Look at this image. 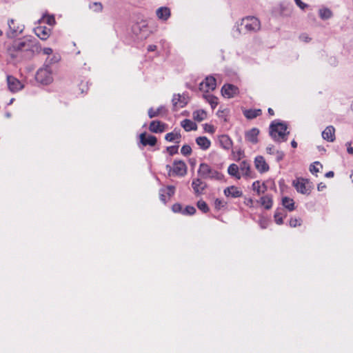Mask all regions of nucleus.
<instances>
[{"label": "nucleus", "mask_w": 353, "mask_h": 353, "mask_svg": "<svg viewBox=\"0 0 353 353\" xmlns=\"http://www.w3.org/2000/svg\"><path fill=\"white\" fill-rule=\"evenodd\" d=\"M172 105L174 110L183 108L188 101V98L185 95L174 94L172 98Z\"/></svg>", "instance_id": "nucleus-13"}, {"label": "nucleus", "mask_w": 353, "mask_h": 353, "mask_svg": "<svg viewBox=\"0 0 353 353\" xmlns=\"http://www.w3.org/2000/svg\"><path fill=\"white\" fill-rule=\"evenodd\" d=\"M165 112V109L163 106L158 108L157 110L152 108L148 110V116L150 119L159 116L163 112Z\"/></svg>", "instance_id": "nucleus-30"}, {"label": "nucleus", "mask_w": 353, "mask_h": 353, "mask_svg": "<svg viewBox=\"0 0 353 353\" xmlns=\"http://www.w3.org/2000/svg\"><path fill=\"white\" fill-rule=\"evenodd\" d=\"M274 154L276 155V161H281L284 157V153L282 151H276Z\"/></svg>", "instance_id": "nucleus-44"}, {"label": "nucleus", "mask_w": 353, "mask_h": 353, "mask_svg": "<svg viewBox=\"0 0 353 353\" xmlns=\"http://www.w3.org/2000/svg\"><path fill=\"white\" fill-rule=\"evenodd\" d=\"M196 143L202 150H207L211 145L210 141L206 137H199L196 139Z\"/></svg>", "instance_id": "nucleus-23"}, {"label": "nucleus", "mask_w": 353, "mask_h": 353, "mask_svg": "<svg viewBox=\"0 0 353 353\" xmlns=\"http://www.w3.org/2000/svg\"><path fill=\"white\" fill-rule=\"evenodd\" d=\"M203 98L210 104L212 108L214 109L218 105V98L210 94H203Z\"/></svg>", "instance_id": "nucleus-28"}, {"label": "nucleus", "mask_w": 353, "mask_h": 353, "mask_svg": "<svg viewBox=\"0 0 353 353\" xmlns=\"http://www.w3.org/2000/svg\"><path fill=\"white\" fill-rule=\"evenodd\" d=\"M192 116L195 121L201 122L206 118L207 114L203 110H199L194 111Z\"/></svg>", "instance_id": "nucleus-32"}, {"label": "nucleus", "mask_w": 353, "mask_h": 353, "mask_svg": "<svg viewBox=\"0 0 353 353\" xmlns=\"http://www.w3.org/2000/svg\"><path fill=\"white\" fill-rule=\"evenodd\" d=\"M157 17L163 21H166L170 17V10L168 7H161L156 11Z\"/></svg>", "instance_id": "nucleus-20"}, {"label": "nucleus", "mask_w": 353, "mask_h": 353, "mask_svg": "<svg viewBox=\"0 0 353 353\" xmlns=\"http://www.w3.org/2000/svg\"><path fill=\"white\" fill-rule=\"evenodd\" d=\"M8 28L9 30L6 32L8 37H14L23 32L24 26L16 20L10 19L8 21Z\"/></svg>", "instance_id": "nucleus-7"}, {"label": "nucleus", "mask_w": 353, "mask_h": 353, "mask_svg": "<svg viewBox=\"0 0 353 353\" xmlns=\"http://www.w3.org/2000/svg\"><path fill=\"white\" fill-rule=\"evenodd\" d=\"M178 149H179L178 145H172V146L167 147L166 150L170 154V155H174V154L178 153Z\"/></svg>", "instance_id": "nucleus-41"}, {"label": "nucleus", "mask_w": 353, "mask_h": 353, "mask_svg": "<svg viewBox=\"0 0 353 353\" xmlns=\"http://www.w3.org/2000/svg\"><path fill=\"white\" fill-rule=\"evenodd\" d=\"M323 139L333 142L335 140V128L332 125H329L322 132Z\"/></svg>", "instance_id": "nucleus-16"}, {"label": "nucleus", "mask_w": 353, "mask_h": 353, "mask_svg": "<svg viewBox=\"0 0 353 353\" xmlns=\"http://www.w3.org/2000/svg\"><path fill=\"white\" fill-rule=\"evenodd\" d=\"M7 52L12 59L23 57V54L24 53L28 56H32L33 52L32 43L29 40L24 41L19 39L14 41L7 48Z\"/></svg>", "instance_id": "nucleus-1"}, {"label": "nucleus", "mask_w": 353, "mask_h": 353, "mask_svg": "<svg viewBox=\"0 0 353 353\" xmlns=\"http://www.w3.org/2000/svg\"><path fill=\"white\" fill-rule=\"evenodd\" d=\"M216 81L212 76L207 77L203 81L199 84V90L204 92L213 91L216 89Z\"/></svg>", "instance_id": "nucleus-9"}, {"label": "nucleus", "mask_w": 353, "mask_h": 353, "mask_svg": "<svg viewBox=\"0 0 353 353\" xmlns=\"http://www.w3.org/2000/svg\"><path fill=\"white\" fill-rule=\"evenodd\" d=\"M283 205L290 211L294 210V202L292 199L285 196L282 199Z\"/></svg>", "instance_id": "nucleus-31"}, {"label": "nucleus", "mask_w": 353, "mask_h": 353, "mask_svg": "<svg viewBox=\"0 0 353 353\" xmlns=\"http://www.w3.org/2000/svg\"><path fill=\"white\" fill-rule=\"evenodd\" d=\"M239 168L237 165L232 163L231 164L228 169V172L230 175L234 176L237 179H240L241 175L239 174Z\"/></svg>", "instance_id": "nucleus-29"}, {"label": "nucleus", "mask_w": 353, "mask_h": 353, "mask_svg": "<svg viewBox=\"0 0 353 353\" xmlns=\"http://www.w3.org/2000/svg\"><path fill=\"white\" fill-rule=\"evenodd\" d=\"M196 212V209L193 206L188 205L183 211V214L192 215Z\"/></svg>", "instance_id": "nucleus-40"}, {"label": "nucleus", "mask_w": 353, "mask_h": 353, "mask_svg": "<svg viewBox=\"0 0 353 353\" xmlns=\"http://www.w3.org/2000/svg\"><path fill=\"white\" fill-rule=\"evenodd\" d=\"M46 21L49 25H52L54 23L55 20L53 17H48Z\"/></svg>", "instance_id": "nucleus-53"}, {"label": "nucleus", "mask_w": 353, "mask_h": 353, "mask_svg": "<svg viewBox=\"0 0 353 353\" xmlns=\"http://www.w3.org/2000/svg\"><path fill=\"white\" fill-rule=\"evenodd\" d=\"M202 179L201 177L196 178L193 179L192 182V187L194 194L196 195L202 194L207 188V183Z\"/></svg>", "instance_id": "nucleus-12"}, {"label": "nucleus", "mask_w": 353, "mask_h": 353, "mask_svg": "<svg viewBox=\"0 0 353 353\" xmlns=\"http://www.w3.org/2000/svg\"><path fill=\"white\" fill-rule=\"evenodd\" d=\"M167 170L169 171V175H176L179 176H183L187 174V165L183 161H174L173 166L171 167L170 165H166Z\"/></svg>", "instance_id": "nucleus-6"}, {"label": "nucleus", "mask_w": 353, "mask_h": 353, "mask_svg": "<svg viewBox=\"0 0 353 353\" xmlns=\"http://www.w3.org/2000/svg\"><path fill=\"white\" fill-rule=\"evenodd\" d=\"M181 152L184 156H189L192 153V148L189 145H184L181 149Z\"/></svg>", "instance_id": "nucleus-39"}, {"label": "nucleus", "mask_w": 353, "mask_h": 353, "mask_svg": "<svg viewBox=\"0 0 353 353\" xmlns=\"http://www.w3.org/2000/svg\"><path fill=\"white\" fill-rule=\"evenodd\" d=\"M181 137V136L179 132H172L166 134V135L165 137V139L169 142H175L176 143H179L180 142Z\"/></svg>", "instance_id": "nucleus-25"}, {"label": "nucleus", "mask_w": 353, "mask_h": 353, "mask_svg": "<svg viewBox=\"0 0 353 353\" xmlns=\"http://www.w3.org/2000/svg\"><path fill=\"white\" fill-rule=\"evenodd\" d=\"M300 37L302 40H303L305 42H307L310 39L305 34L301 35Z\"/></svg>", "instance_id": "nucleus-56"}, {"label": "nucleus", "mask_w": 353, "mask_h": 353, "mask_svg": "<svg viewBox=\"0 0 353 353\" xmlns=\"http://www.w3.org/2000/svg\"><path fill=\"white\" fill-rule=\"evenodd\" d=\"M334 175V172L332 171H329L327 172L326 174H325V177H327V178H330V177H333Z\"/></svg>", "instance_id": "nucleus-55"}, {"label": "nucleus", "mask_w": 353, "mask_h": 353, "mask_svg": "<svg viewBox=\"0 0 353 353\" xmlns=\"http://www.w3.org/2000/svg\"><path fill=\"white\" fill-rule=\"evenodd\" d=\"M322 165L319 161H316L310 166V171L312 174H316L319 172L320 168H322Z\"/></svg>", "instance_id": "nucleus-37"}, {"label": "nucleus", "mask_w": 353, "mask_h": 353, "mask_svg": "<svg viewBox=\"0 0 353 353\" xmlns=\"http://www.w3.org/2000/svg\"><path fill=\"white\" fill-rule=\"evenodd\" d=\"M214 205L216 208L219 209L221 206H223L221 200L216 199L214 201Z\"/></svg>", "instance_id": "nucleus-52"}, {"label": "nucleus", "mask_w": 353, "mask_h": 353, "mask_svg": "<svg viewBox=\"0 0 353 353\" xmlns=\"http://www.w3.org/2000/svg\"><path fill=\"white\" fill-rule=\"evenodd\" d=\"M36 80L45 85H48L52 81V70L48 65H44L43 68L38 70L36 74Z\"/></svg>", "instance_id": "nucleus-5"}, {"label": "nucleus", "mask_w": 353, "mask_h": 353, "mask_svg": "<svg viewBox=\"0 0 353 353\" xmlns=\"http://www.w3.org/2000/svg\"><path fill=\"white\" fill-rule=\"evenodd\" d=\"M181 125L187 132L195 130L197 128L196 124L190 119H184L181 121Z\"/></svg>", "instance_id": "nucleus-27"}, {"label": "nucleus", "mask_w": 353, "mask_h": 353, "mask_svg": "<svg viewBox=\"0 0 353 353\" xmlns=\"http://www.w3.org/2000/svg\"><path fill=\"white\" fill-rule=\"evenodd\" d=\"M224 194L226 196H231L232 198H239L241 197L243 195V192L240 190L237 187L232 185L228 187L224 190Z\"/></svg>", "instance_id": "nucleus-17"}, {"label": "nucleus", "mask_w": 353, "mask_h": 353, "mask_svg": "<svg viewBox=\"0 0 353 353\" xmlns=\"http://www.w3.org/2000/svg\"><path fill=\"white\" fill-rule=\"evenodd\" d=\"M252 203V199H249L248 201V205Z\"/></svg>", "instance_id": "nucleus-62"}, {"label": "nucleus", "mask_w": 353, "mask_h": 353, "mask_svg": "<svg viewBox=\"0 0 353 353\" xmlns=\"http://www.w3.org/2000/svg\"><path fill=\"white\" fill-rule=\"evenodd\" d=\"M252 189L254 191L256 192L257 194L259 195L266 190V186L264 183L261 184L259 181H256L252 183Z\"/></svg>", "instance_id": "nucleus-33"}, {"label": "nucleus", "mask_w": 353, "mask_h": 353, "mask_svg": "<svg viewBox=\"0 0 353 353\" xmlns=\"http://www.w3.org/2000/svg\"><path fill=\"white\" fill-rule=\"evenodd\" d=\"M301 220L300 219L292 218L290 221V225L291 227L295 228L297 225H301Z\"/></svg>", "instance_id": "nucleus-42"}, {"label": "nucleus", "mask_w": 353, "mask_h": 353, "mask_svg": "<svg viewBox=\"0 0 353 353\" xmlns=\"http://www.w3.org/2000/svg\"><path fill=\"white\" fill-rule=\"evenodd\" d=\"M296 5L301 8L302 10L305 9L307 7V4L303 3L301 0H294Z\"/></svg>", "instance_id": "nucleus-49"}, {"label": "nucleus", "mask_w": 353, "mask_h": 353, "mask_svg": "<svg viewBox=\"0 0 353 353\" xmlns=\"http://www.w3.org/2000/svg\"><path fill=\"white\" fill-rule=\"evenodd\" d=\"M266 151L270 154H274L275 153L273 145L267 147Z\"/></svg>", "instance_id": "nucleus-51"}, {"label": "nucleus", "mask_w": 353, "mask_h": 353, "mask_svg": "<svg viewBox=\"0 0 353 353\" xmlns=\"http://www.w3.org/2000/svg\"><path fill=\"white\" fill-rule=\"evenodd\" d=\"M60 59H61V57L59 54H52L50 57H48L46 59L44 65H48V66H50V65H51V64L56 63L59 62Z\"/></svg>", "instance_id": "nucleus-36"}, {"label": "nucleus", "mask_w": 353, "mask_h": 353, "mask_svg": "<svg viewBox=\"0 0 353 353\" xmlns=\"http://www.w3.org/2000/svg\"><path fill=\"white\" fill-rule=\"evenodd\" d=\"M165 190L166 194L170 197L174 194L175 188L172 185H168L166 188H164Z\"/></svg>", "instance_id": "nucleus-43"}, {"label": "nucleus", "mask_w": 353, "mask_h": 353, "mask_svg": "<svg viewBox=\"0 0 353 353\" xmlns=\"http://www.w3.org/2000/svg\"><path fill=\"white\" fill-rule=\"evenodd\" d=\"M221 94L224 97L230 99L239 94V88L232 84H225L221 88Z\"/></svg>", "instance_id": "nucleus-10"}, {"label": "nucleus", "mask_w": 353, "mask_h": 353, "mask_svg": "<svg viewBox=\"0 0 353 353\" xmlns=\"http://www.w3.org/2000/svg\"><path fill=\"white\" fill-rule=\"evenodd\" d=\"M35 34L42 40H46L50 34V30L46 27H37L34 30Z\"/></svg>", "instance_id": "nucleus-21"}, {"label": "nucleus", "mask_w": 353, "mask_h": 353, "mask_svg": "<svg viewBox=\"0 0 353 353\" xmlns=\"http://www.w3.org/2000/svg\"><path fill=\"white\" fill-rule=\"evenodd\" d=\"M140 141L145 146H154L157 143V139L154 136L147 135V134L144 132L140 134Z\"/></svg>", "instance_id": "nucleus-15"}, {"label": "nucleus", "mask_w": 353, "mask_h": 353, "mask_svg": "<svg viewBox=\"0 0 353 353\" xmlns=\"http://www.w3.org/2000/svg\"><path fill=\"white\" fill-rule=\"evenodd\" d=\"M240 171L242 172L243 175L246 177H252L251 171H250V164L243 161L241 163L240 167L239 168Z\"/></svg>", "instance_id": "nucleus-26"}, {"label": "nucleus", "mask_w": 353, "mask_h": 353, "mask_svg": "<svg viewBox=\"0 0 353 353\" xmlns=\"http://www.w3.org/2000/svg\"><path fill=\"white\" fill-rule=\"evenodd\" d=\"M347 152L349 154H353V148L352 147H348L347 148Z\"/></svg>", "instance_id": "nucleus-58"}, {"label": "nucleus", "mask_w": 353, "mask_h": 353, "mask_svg": "<svg viewBox=\"0 0 353 353\" xmlns=\"http://www.w3.org/2000/svg\"><path fill=\"white\" fill-rule=\"evenodd\" d=\"M3 34V31L1 30H0V36H1Z\"/></svg>", "instance_id": "nucleus-64"}, {"label": "nucleus", "mask_w": 353, "mask_h": 353, "mask_svg": "<svg viewBox=\"0 0 353 353\" xmlns=\"http://www.w3.org/2000/svg\"><path fill=\"white\" fill-rule=\"evenodd\" d=\"M268 113L270 114V115H274V110L272 109V108H268Z\"/></svg>", "instance_id": "nucleus-59"}, {"label": "nucleus", "mask_w": 353, "mask_h": 353, "mask_svg": "<svg viewBox=\"0 0 353 353\" xmlns=\"http://www.w3.org/2000/svg\"><path fill=\"white\" fill-rule=\"evenodd\" d=\"M7 83L9 90L12 92H18L23 88L22 83L12 75L7 76Z\"/></svg>", "instance_id": "nucleus-11"}, {"label": "nucleus", "mask_w": 353, "mask_h": 353, "mask_svg": "<svg viewBox=\"0 0 353 353\" xmlns=\"http://www.w3.org/2000/svg\"><path fill=\"white\" fill-rule=\"evenodd\" d=\"M199 176L203 179L222 181L223 175L217 170L212 169L208 164L202 163L198 170Z\"/></svg>", "instance_id": "nucleus-3"}, {"label": "nucleus", "mask_w": 353, "mask_h": 353, "mask_svg": "<svg viewBox=\"0 0 353 353\" xmlns=\"http://www.w3.org/2000/svg\"><path fill=\"white\" fill-rule=\"evenodd\" d=\"M320 17L323 19H328L332 16L331 10L328 8H321L319 11Z\"/></svg>", "instance_id": "nucleus-35"}, {"label": "nucleus", "mask_w": 353, "mask_h": 353, "mask_svg": "<svg viewBox=\"0 0 353 353\" xmlns=\"http://www.w3.org/2000/svg\"><path fill=\"white\" fill-rule=\"evenodd\" d=\"M259 134V129L253 128L245 132V139L253 144L258 143V135Z\"/></svg>", "instance_id": "nucleus-18"}, {"label": "nucleus", "mask_w": 353, "mask_h": 353, "mask_svg": "<svg viewBox=\"0 0 353 353\" xmlns=\"http://www.w3.org/2000/svg\"><path fill=\"white\" fill-rule=\"evenodd\" d=\"M42 52L44 54L52 55L53 51L50 48H45L42 50Z\"/></svg>", "instance_id": "nucleus-50"}, {"label": "nucleus", "mask_w": 353, "mask_h": 353, "mask_svg": "<svg viewBox=\"0 0 353 353\" xmlns=\"http://www.w3.org/2000/svg\"><path fill=\"white\" fill-rule=\"evenodd\" d=\"M219 143H220V145H221V147L223 148H224L225 150H228L232 146V140L226 134L221 135L219 137Z\"/></svg>", "instance_id": "nucleus-22"}, {"label": "nucleus", "mask_w": 353, "mask_h": 353, "mask_svg": "<svg viewBox=\"0 0 353 353\" xmlns=\"http://www.w3.org/2000/svg\"><path fill=\"white\" fill-rule=\"evenodd\" d=\"M322 188H324V185L321 186V185H318V190H321Z\"/></svg>", "instance_id": "nucleus-61"}, {"label": "nucleus", "mask_w": 353, "mask_h": 353, "mask_svg": "<svg viewBox=\"0 0 353 353\" xmlns=\"http://www.w3.org/2000/svg\"><path fill=\"white\" fill-rule=\"evenodd\" d=\"M261 203L267 210H269L272 206V199L269 195H265L261 198Z\"/></svg>", "instance_id": "nucleus-34"}, {"label": "nucleus", "mask_w": 353, "mask_h": 353, "mask_svg": "<svg viewBox=\"0 0 353 353\" xmlns=\"http://www.w3.org/2000/svg\"><path fill=\"white\" fill-rule=\"evenodd\" d=\"M197 207L200 210H201L202 212H203L205 213H206L209 211V208H208L206 202L203 200H199L197 202Z\"/></svg>", "instance_id": "nucleus-38"}, {"label": "nucleus", "mask_w": 353, "mask_h": 353, "mask_svg": "<svg viewBox=\"0 0 353 353\" xmlns=\"http://www.w3.org/2000/svg\"><path fill=\"white\" fill-rule=\"evenodd\" d=\"M93 6L95 7L94 10L97 12H101L103 10V6L101 3L95 2L93 3Z\"/></svg>", "instance_id": "nucleus-47"}, {"label": "nucleus", "mask_w": 353, "mask_h": 353, "mask_svg": "<svg viewBox=\"0 0 353 353\" xmlns=\"http://www.w3.org/2000/svg\"><path fill=\"white\" fill-rule=\"evenodd\" d=\"M287 128L286 124L283 123L272 122L270 126V135L275 141H285L289 134V132H287Z\"/></svg>", "instance_id": "nucleus-2"}, {"label": "nucleus", "mask_w": 353, "mask_h": 353, "mask_svg": "<svg viewBox=\"0 0 353 353\" xmlns=\"http://www.w3.org/2000/svg\"><path fill=\"white\" fill-rule=\"evenodd\" d=\"M292 184L298 192L303 194H309L310 193V186L307 179L297 178L296 180L293 181Z\"/></svg>", "instance_id": "nucleus-8"}, {"label": "nucleus", "mask_w": 353, "mask_h": 353, "mask_svg": "<svg viewBox=\"0 0 353 353\" xmlns=\"http://www.w3.org/2000/svg\"><path fill=\"white\" fill-rule=\"evenodd\" d=\"M274 219L277 224L281 225L283 223V217L279 213L274 214Z\"/></svg>", "instance_id": "nucleus-45"}, {"label": "nucleus", "mask_w": 353, "mask_h": 353, "mask_svg": "<svg viewBox=\"0 0 353 353\" xmlns=\"http://www.w3.org/2000/svg\"><path fill=\"white\" fill-rule=\"evenodd\" d=\"M254 164L256 168L261 173L269 170V165L262 156H258L255 158Z\"/></svg>", "instance_id": "nucleus-14"}, {"label": "nucleus", "mask_w": 353, "mask_h": 353, "mask_svg": "<svg viewBox=\"0 0 353 353\" xmlns=\"http://www.w3.org/2000/svg\"><path fill=\"white\" fill-rule=\"evenodd\" d=\"M181 210H182V207H181V204H179V203H175L172 205V210L174 212H179L181 211Z\"/></svg>", "instance_id": "nucleus-48"}, {"label": "nucleus", "mask_w": 353, "mask_h": 353, "mask_svg": "<svg viewBox=\"0 0 353 353\" xmlns=\"http://www.w3.org/2000/svg\"><path fill=\"white\" fill-rule=\"evenodd\" d=\"M166 125L159 121H153L149 125V130L154 133L163 132Z\"/></svg>", "instance_id": "nucleus-19"}, {"label": "nucleus", "mask_w": 353, "mask_h": 353, "mask_svg": "<svg viewBox=\"0 0 353 353\" xmlns=\"http://www.w3.org/2000/svg\"><path fill=\"white\" fill-rule=\"evenodd\" d=\"M241 30L246 32H256L261 30L259 19L253 16H248L242 19L241 22Z\"/></svg>", "instance_id": "nucleus-4"}, {"label": "nucleus", "mask_w": 353, "mask_h": 353, "mask_svg": "<svg viewBox=\"0 0 353 353\" xmlns=\"http://www.w3.org/2000/svg\"><path fill=\"white\" fill-rule=\"evenodd\" d=\"M291 145H292V147L294 148H296L297 147V143L294 140H293L291 142Z\"/></svg>", "instance_id": "nucleus-57"}, {"label": "nucleus", "mask_w": 353, "mask_h": 353, "mask_svg": "<svg viewBox=\"0 0 353 353\" xmlns=\"http://www.w3.org/2000/svg\"><path fill=\"white\" fill-rule=\"evenodd\" d=\"M262 113V111L261 109H250V110H243V115L248 119H253L258 116L261 115Z\"/></svg>", "instance_id": "nucleus-24"}, {"label": "nucleus", "mask_w": 353, "mask_h": 353, "mask_svg": "<svg viewBox=\"0 0 353 353\" xmlns=\"http://www.w3.org/2000/svg\"><path fill=\"white\" fill-rule=\"evenodd\" d=\"M165 189H161L160 190V199L163 202H166V198H165Z\"/></svg>", "instance_id": "nucleus-46"}, {"label": "nucleus", "mask_w": 353, "mask_h": 353, "mask_svg": "<svg viewBox=\"0 0 353 353\" xmlns=\"http://www.w3.org/2000/svg\"><path fill=\"white\" fill-rule=\"evenodd\" d=\"M322 188H324V185L321 186V185H318V190H321Z\"/></svg>", "instance_id": "nucleus-60"}, {"label": "nucleus", "mask_w": 353, "mask_h": 353, "mask_svg": "<svg viewBox=\"0 0 353 353\" xmlns=\"http://www.w3.org/2000/svg\"><path fill=\"white\" fill-rule=\"evenodd\" d=\"M238 154H239V157H240L241 155L242 154V152L241 151H239L238 152Z\"/></svg>", "instance_id": "nucleus-63"}, {"label": "nucleus", "mask_w": 353, "mask_h": 353, "mask_svg": "<svg viewBox=\"0 0 353 353\" xmlns=\"http://www.w3.org/2000/svg\"><path fill=\"white\" fill-rule=\"evenodd\" d=\"M156 49H157V46H155V45H150L148 47V50L150 52H153V51L156 50Z\"/></svg>", "instance_id": "nucleus-54"}]
</instances>
